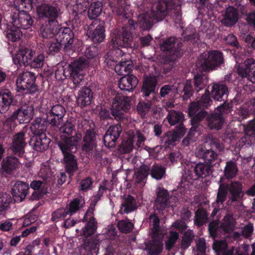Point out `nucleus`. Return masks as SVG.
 Masks as SVG:
<instances>
[{
    "label": "nucleus",
    "mask_w": 255,
    "mask_h": 255,
    "mask_svg": "<svg viewBox=\"0 0 255 255\" xmlns=\"http://www.w3.org/2000/svg\"><path fill=\"white\" fill-rule=\"evenodd\" d=\"M60 130L63 134L61 135L62 141L58 145L63 154L66 171L71 174L77 168L76 160L71 153L76 150L81 140L82 134L76 133L73 124L68 122L60 128Z\"/></svg>",
    "instance_id": "obj_1"
},
{
    "label": "nucleus",
    "mask_w": 255,
    "mask_h": 255,
    "mask_svg": "<svg viewBox=\"0 0 255 255\" xmlns=\"http://www.w3.org/2000/svg\"><path fill=\"white\" fill-rule=\"evenodd\" d=\"M132 37L130 32L125 30L122 36V40L120 38L115 37L113 38L111 44L113 48H117L109 52L106 57L105 62L111 68L115 67L116 72L120 75H125L130 72L133 67L132 62L129 60H122L118 64L115 65L117 58L123 55V51L119 47H128L131 46Z\"/></svg>",
    "instance_id": "obj_2"
},
{
    "label": "nucleus",
    "mask_w": 255,
    "mask_h": 255,
    "mask_svg": "<svg viewBox=\"0 0 255 255\" xmlns=\"http://www.w3.org/2000/svg\"><path fill=\"white\" fill-rule=\"evenodd\" d=\"M211 100L209 97V92L206 91L205 95L203 96L200 101L191 104L189 108V115L192 117L191 121L192 128H190L187 137L182 140L183 143L187 145L189 143V140L193 141L195 138L193 137L196 134L199 135V133L197 130V124L202 120L206 116V113L202 110V108L208 106Z\"/></svg>",
    "instance_id": "obj_3"
},
{
    "label": "nucleus",
    "mask_w": 255,
    "mask_h": 255,
    "mask_svg": "<svg viewBox=\"0 0 255 255\" xmlns=\"http://www.w3.org/2000/svg\"><path fill=\"white\" fill-rule=\"evenodd\" d=\"M88 62L84 58H80L68 65L66 67L58 65L55 71V78L57 80H63L70 76L76 87L79 86L83 80V70L88 67Z\"/></svg>",
    "instance_id": "obj_4"
},
{
    "label": "nucleus",
    "mask_w": 255,
    "mask_h": 255,
    "mask_svg": "<svg viewBox=\"0 0 255 255\" xmlns=\"http://www.w3.org/2000/svg\"><path fill=\"white\" fill-rule=\"evenodd\" d=\"M170 2V0H161L155 3L151 9L152 17L145 13L140 14L138 17V23L139 26L143 30H147L151 27L152 18L157 21L161 20L166 15L167 11L170 8L167 4Z\"/></svg>",
    "instance_id": "obj_5"
},
{
    "label": "nucleus",
    "mask_w": 255,
    "mask_h": 255,
    "mask_svg": "<svg viewBox=\"0 0 255 255\" xmlns=\"http://www.w3.org/2000/svg\"><path fill=\"white\" fill-rule=\"evenodd\" d=\"M228 189L231 195L230 200L232 202L242 199L245 193L243 190V184L240 182H232L228 188L226 185L220 184L216 200L217 204H222L225 200Z\"/></svg>",
    "instance_id": "obj_6"
},
{
    "label": "nucleus",
    "mask_w": 255,
    "mask_h": 255,
    "mask_svg": "<svg viewBox=\"0 0 255 255\" xmlns=\"http://www.w3.org/2000/svg\"><path fill=\"white\" fill-rule=\"evenodd\" d=\"M73 43V34L68 28L59 29L56 34V39L50 44L48 52L54 54L59 51L61 46L64 45L65 47H70Z\"/></svg>",
    "instance_id": "obj_7"
},
{
    "label": "nucleus",
    "mask_w": 255,
    "mask_h": 255,
    "mask_svg": "<svg viewBox=\"0 0 255 255\" xmlns=\"http://www.w3.org/2000/svg\"><path fill=\"white\" fill-rule=\"evenodd\" d=\"M221 53L217 51L204 52L201 55L197 65L204 71L211 70L223 62Z\"/></svg>",
    "instance_id": "obj_8"
},
{
    "label": "nucleus",
    "mask_w": 255,
    "mask_h": 255,
    "mask_svg": "<svg viewBox=\"0 0 255 255\" xmlns=\"http://www.w3.org/2000/svg\"><path fill=\"white\" fill-rule=\"evenodd\" d=\"M130 108L129 99L123 95L118 94L113 100L111 108L112 115L117 120L125 118L126 113Z\"/></svg>",
    "instance_id": "obj_9"
},
{
    "label": "nucleus",
    "mask_w": 255,
    "mask_h": 255,
    "mask_svg": "<svg viewBox=\"0 0 255 255\" xmlns=\"http://www.w3.org/2000/svg\"><path fill=\"white\" fill-rule=\"evenodd\" d=\"M35 80L33 73L26 71L19 74L16 84L19 90H26V93L32 94L37 91V87L34 85Z\"/></svg>",
    "instance_id": "obj_10"
},
{
    "label": "nucleus",
    "mask_w": 255,
    "mask_h": 255,
    "mask_svg": "<svg viewBox=\"0 0 255 255\" xmlns=\"http://www.w3.org/2000/svg\"><path fill=\"white\" fill-rule=\"evenodd\" d=\"M11 24L13 26L23 29L31 28L33 20L30 15L26 11L21 10L18 12H14L11 16Z\"/></svg>",
    "instance_id": "obj_11"
},
{
    "label": "nucleus",
    "mask_w": 255,
    "mask_h": 255,
    "mask_svg": "<svg viewBox=\"0 0 255 255\" xmlns=\"http://www.w3.org/2000/svg\"><path fill=\"white\" fill-rule=\"evenodd\" d=\"M237 71L242 77H247L252 82L255 83V60L253 59H248L239 65Z\"/></svg>",
    "instance_id": "obj_12"
},
{
    "label": "nucleus",
    "mask_w": 255,
    "mask_h": 255,
    "mask_svg": "<svg viewBox=\"0 0 255 255\" xmlns=\"http://www.w3.org/2000/svg\"><path fill=\"white\" fill-rule=\"evenodd\" d=\"M65 114L66 110L62 106L59 104L54 105L47 116L46 121L53 126H58L62 122Z\"/></svg>",
    "instance_id": "obj_13"
},
{
    "label": "nucleus",
    "mask_w": 255,
    "mask_h": 255,
    "mask_svg": "<svg viewBox=\"0 0 255 255\" xmlns=\"http://www.w3.org/2000/svg\"><path fill=\"white\" fill-rule=\"evenodd\" d=\"M213 248L215 252L220 255H246L242 253L239 247L236 249L231 247L228 249L225 241H215Z\"/></svg>",
    "instance_id": "obj_14"
},
{
    "label": "nucleus",
    "mask_w": 255,
    "mask_h": 255,
    "mask_svg": "<svg viewBox=\"0 0 255 255\" xmlns=\"http://www.w3.org/2000/svg\"><path fill=\"white\" fill-rule=\"evenodd\" d=\"M34 54L32 50L27 48H20L17 53L13 56V61L15 64L20 66L29 65Z\"/></svg>",
    "instance_id": "obj_15"
},
{
    "label": "nucleus",
    "mask_w": 255,
    "mask_h": 255,
    "mask_svg": "<svg viewBox=\"0 0 255 255\" xmlns=\"http://www.w3.org/2000/svg\"><path fill=\"white\" fill-rule=\"evenodd\" d=\"M61 28L56 20H49L45 22L40 27V34L45 38H52L54 36L56 37V34Z\"/></svg>",
    "instance_id": "obj_16"
},
{
    "label": "nucleus",
    "mask_w": 255,
    "mask_h": 255,
    "mask_svg": "<svg viewBox=\"0 0 255 255\" xmlns=\"http://www.w3.org/2000/svg\"><path fill=\"white\" fill-rule=\"evenodd\" d=\"M228 107L227 106H220L217 107L216 112L209 118V127L211 128L220 129L223 123L224 120L222 115L228 111Z\"/></svg>",
    "instance_id": "obj_17"
},
{
    "label": "nucleus",
    "mask_w": 255,
    "mask_h": 255,
    "mask_svg": "<svg viewBox=\"0 0 255 255\" xmlns=\"http://www.w3.org/2000/svg\"><path fill=\"white\" fill-rule=\"evenodd\" d=\"M33 115V108L32 106L23 107L13 114L11 120H17L20 124L27 123L31 120Z\"/></svg>",
    "instance_id": "obj_18"
},
{
    "label": "nucleus",
    "mask_w": 255,
    "mask_h": 255,
    "mask_svg": "<svg viewBox=\"0 0 255 255\" xmlns=\"http://www.w3.org/2000/svg\"><path fill=\"white\" fill-rule=\"evenodd\" d=\"M122 128L119 125L111 126L104 137L105 145L109 147L114 146L115 142L119 137Z\"/></svg>",
    "instance_id": "obj_19"
},
{
    "label": "nucleus",
    "mask_w": 255,
    "mask_h": 255,
    "mask_svg": "<svg viewBox=\"0 0 255 255\" xmlns=\"http://www.w3.org/2000/svg\"><path fill=\"white\" fill-rule=\"evenodd\" d=\"M50 142V139L47 138L45 134H40V135L33 136L30 144L35 150L42 152L48 148Z\"/></svg>",
    "instance_id": "obj_20"
},
{
    "label": "nucleus",
    "mask_w": 255,
    "mask_h": 255,
    "mask_svg": "<svg viewBox=\"0 0 255 255\" xmlns=\"http://www.w3.org/2000/svg\"><path fill=\"white\" fill-rule=\"evenodd\" d=\"M29 189L28 184L21 181H17L14 185L12 194L16 201H21L25 199Z\"/></svg>",
    "instance_id": "obj_21"
},
{
    "label": "nucleus",
    "mask_w": 255,
    "mask_h": 255,
    "mask_svg": "<svg viewBox=\"0 0 255 255\" xmlns=\"http://www.w3.org/2000/svg\"><path fill=\"white\" fill-rule=\"evenodd\" d=\"M149 222L151 227H152L151 232L150 235L152 238L157 237L159 235L160 239L163 238L164 235L166 233V230L164 228L159 226V220L155 215H151L149 217Z\"/></svg>",
    "instance_id": "obj_22"
},
{
    "label": "nucleus",
    "mask_w": 255,
    "mask_h": 255,
    "mask_svg": "<svg viewBox=\"0 0 255 255\" xmlns=\"http://www.w3.org/2000/svg\"><path fill=\"white\" fill-rule=\"evenodd\" d=\"M137 84V78L133 75H129L120 78L119 87L122 90L130 91L136 87Z\"/></svg>",
    "instance_id": "obj_23"
},
{
    "label": "nucleus",
    "mask_w": 255,
    "mask_h": 255,
    "mask_svg": "<svg viewBox=\"0 0 255 255\" xmlns=\"http://www.w3.org/2000/svg\"><path fill=\"white\" fill-rule=\"evenodd\" d=\"M211 94L216 101H224L228 96L227 88L223 84H214L212 86Z\"/></svg>",
    "instance_id": "obj_24"
},
{
    "label": "nucleus",
    "mask_w": 255,
    "mask_h": 255,
    "mask_svg": "<svg viewBox=\"0 0 255 255\" xmlns=\"http://www.w3.org/2000/svg\"><path fill=\"white\" fill-rule=\"evenodd\" d=\"M92 98L91 90L87 87L83 88L79 92L77 104L81 107H85L90 104Z\"/></svg>",
    "instance_id": "obj_25"
},
{
    "label": "nucleus",
    "mask_w": 255,
    "mask_h": 255,
    "mask_svg": "<svg viewBox=\"0 0 255 255\" xmlns=\"http://www.w3.org/2000/svg\"><path fill=\"white\" fill-rule=\"evenodd\" d=\"M13 100L10 92L6 89L0 90V112L6 111Z\"/></svg>",
    "instance_id": "obj_26"
},
{
    "label": "nucleus",
    "mask_w": 255,
    "mask_h": 255,
    "mask_svg": "<svg viewBox=\"0 0 255 255\" xmlns=\"http://www.w3.org/2000/svg\"><path fill=\"white\" fill-rule=\"evenodd\" d=\"M152 240L147 246L146 250L149 255H158L162 250V239H160L159 235L152 238Z\"/></svg>",
    "instance_id": "obj_27"
},
{
    "label": "nucleus",
    "mask_w": 255,
    "mask_h": 255,
    "mask_svg": "<svg viewBox=\"0 0 255 255\" xmlns=\"http://www.w3.org/2000/svg\"><path fill=\"white\" fill-rule=\"evenodd\" d=\"M37 12L40 17H51L54 19L57 16V9L46 4H42L39 6L37 8Z\"/></svg>",
    "instance_id": "obj_28"
},
{
    "label": "nucleus",
    "mask_w": 255,
    "mask_h": 255,
    "mask_svg": "<svg viewBox=\"0 0 255 255\" xmlns=\"http://www.w3.org/2000/svg\"><path fill=\"white\" fill-rule=\"evenodd\" d=\"M224 17L223 23L227 26H231L237 22L239 18L238 13L234 7L229 6L227 8Z\"/></svg>",
    "instance_id": "obj_29"
},
{
    "label": "nucleus",
    "mask_w": 255,
    "mask_h": 255,
    "mask_svg": "<svg viewBox=\"0 0 255 255\" xmlns=\"http://www.w3.org/2000/svg\"><path fill=\"white\" fill-rule=\"evenodd\" d=\"M30 187L34 190H38L40 188H41L42 190V193H40L38 191L34 192L31 195V199L32 200L39 199L47 192L46 190L47 188L46 183L40 180H33L30 183Z\"/></svg>",
    "instance_id": "obj_30"
},
{
    "label": "nucleus",
    "mask_w": 255,
    "mask_h": 255,
    "mask_svg": "<svg viewBox=\"0 0 255 255\" xmlns=\"http://www.w3.org/2000/svg\"><path fill=\"white\" fill-rule=\"evenodd\" d=\"M95 134L94 130L91 129L87 130L84 137V144L82 147L83 151L88 152L93 149L95 146Z\"/></svg>",
    "instance_id": "obj_31"
},
{
    "label": "nucleus",
    "mask_w": 255,
    "mask_h": 255,
    "mask_svg": "<svg viewBox=\"0 0 255 255\" xmlns=\"http://www.w3.org/2000/svg\"><path fill=\"white\" fill-rule=\"evenodd\" d=\"M5 33L6 38L12 42L19 40L22 36L19 28L13 26L11 23L7 25Z\"/></svg>",
    "instance_id": "obj_32"
},
{
    "label": "nucleus",
    "mask_w": 255,
    "mask_h": 255,
    "mask_svg": "<svg viewBox=\"0 0 255 255\" xmlns=\"http://www.w3.org/2000/svg\"><path fill=\"white\" fill-rule=\"evenodd\" d=\"M185 133V129L183 127H179L174 132L169 131L166 134L165 143L167 144H172L174 142L182 138Z\"/></svg>",
    "instance_id": "obj_33"
},
{
    "label": "nucleus",
    "mask_w": 255,
    "mask_h": 255,
    "mask_svg": "<svg viewBox=\"0 0 255 255\" xmlns=\"http://www.w3.org/2000/svg\"><path fill=\"white\" fill-rule=\"evenodd\" d=\"M20 164L18 159L14 157H8L4 159L2 162V169L6 173H10L19 167Z\"/></svg>",
    "instance_id": "obj_34"
},
{
    "label": "nucleus",
    "mask_w": 255,
    "mask_h": 255,
    "mask_svg": "<svg viewBox=\"0 0 255 255\" xmlns=\"http://www.w3.org/2000/svg\"><path fill=\"white\" fill-rule=\"evenodd\" d=\"M105 37V28L102 24H97L96 28L91 34V38L95 43L102 42Z\"/></svg>",
    "instance_id": "obj_35"
},
{
    "label": "nucleus",
    "mask_w": 255,
    "mask_h": 255,
    "mask_svg": "<svg viewBox=\"0 0 255 255\" xmlns=\"http://www.w3.org/2000/svg\"><path fill=\"white\" fill-rule=\"evenodd\" d=\"M25 142L24 138V134L23 133H19L17 134L14 137L12 144V150L15 152H22Z\"/></svg>",
    "instance_id": "obj_36"
},
{
    "label": "nucleus",
    "mask_w": 255,
    "mask_h": 255,
    "mask_svg": "<svg viewBox=\"0 0 255 255\" xmlns=\"http://www.w3.org/2000/svg\"><path fill=\"white\" fill-rule=\"evenodd\" d=\"M156 82V78L154 77H147L145 79L142 90L144 96H148L151 92L153 91L155 86Z\"/></svg>",
    "instance_id": "obj_37"
},
{
    "label": "nucleus",
    "mask_w": 255,
    "mask_h": 255,
    "mask_svg": "<svg viewBox=\"0 0 255 255\" xmlns=\"http://www.w3.org/2000/svg\"><path fill=\"white\" fill-rule=\"evenodd\" d=\"M194 172L197 177L204 178L211 172V166L208 164L198 163L194 168Z\"/></svg>",
    "instance_id": "obj_38"
},
{
    "label": "nucleus",
    "mask_w": 255,
    "mask_h": 255,
    "mask_svg": "<svg viewBox=\"0 0 255 255\" xmlns=\"http://www.w3.org/2000/svg\"><path fill=\"white\" fill-rule=\"evenodd\" d=\"M168 192L166 190L159 188L157 192V196L155 201L156 205L160 209L164 208L166 205Z\"/></svg>",
    "instance_id": "obj_39"
},
{
    "label": "nucleus",
    "mask_w": 255,
    "mask_h": 255,
    "mask_svg": "<svg viewBox=\"0 0 255 255\" xmlns=\"http://www.w3.org/2000/svg\"><path fill=\"white\" fill-rule=\"evenodd\" d=\"M238 169L236 163L230 161L227 162L224 169V175L227 178L231 179L235 177Z\"/></svg>",
    "instance_id": "obj_40"
},
{
    "label": "nucleus",
    "mask_w": 255,
    "mask_h": 255,
    "mask_svg": "<svg viewBox=\"0 0 255 255\" xmlns=\"http://www.w3.org/2000/svg\"><path fill=\"white\" fill-rule=\"evenodd\" d=\"M235 227V220L230 215H226L221 224V228L226 232L233 231Z\"/></svg>",
    "instance_id": "obj_41"
},
{
    "label": "nucleus",
    "mask_w": 255,
    "mask_h": 255,
    "mask_svg": "<svg viewBox=\"0 0 255 255\" xmlns=\"http://www.w3.org/2000/svg\"><path fill=\"white\" fill-rule=\"evenodd\" d=\"M84 204V200L82 197L75 199L69 204L68 206L67 207L66 209L69 214L71 215L78 211L80 208L82 207Z\"/></svg>",
    "instance_id": "obj_42"
},
{
    "label": "nucleus",
    "mask_w": 255,
    "mask_h": 255,
    "mask_svg": "<svg viewBox=\"0 0 255 255\" xmlns=\"http://www.w3.org/2000/svg\"><path fill=\"white\" fill-rule=\"evenodd\" d=\"M38 176L46 182L51 181L52 179V174L48 163L42 164Z\"/></svg>",
    "instance_id": "obj_43"
},
{
    "label": "nucleus",
    "mask_w": 255,
    "mask_h": 255,
    "mask_svg": "<svg viewBox=\"0 0 255 255\" xmlns=\"http://www.w3.org/2000/svg\"><path fill=\"white\" fill-rule=\"evenodd\" d=\"M178 92L177 88L173 85H166L162 87L160 91V95L162 97L166 96L174 97Z\"/></svg>",
    "instance_id": "obj_44"
},
{
    "label": "nucleus",
    "mask_w": 255,
    "mask_h": 255,
    "mask_svg": "<svg viewBox=\"0 0 255 255\" xmlns=\"http://www.w3.org/2000/svg\"><path fill=\"white\" fill-rule=\"evenodd\" d=\"M96 230V225L94 219H91L85 225L80 234L86 237H88L94 234Z\"/></svg>",
    "instance_id": "obj_45"
},
{
    "label": "nucleus",
    "mask_w": 255,
    "mask_h": 255,
    "mask_svg": "<svg viewBox=\"0 0 255 255\" xmlns=\"http://www.w3.org/2000/svg\"><path fill=\"white\" fill-rule=\"evenodd\" d=\"M194 84L197 91L202 90L207 82V76L203 74H197L194 76Z\"/></svg>",
    "instance_id": "obj_46"
},
{
    "label": "nucleus",
    "mask_w": 255,
    "mask_h": 255,
    "mask_svg": "<svg viewBox=\"0 0 255 255\" xmlns=\"http://www.w3.org/2000/svg\"><path fill=\"white\" fill-rule=\"evenodd\" d=\"M101 12V3L100 2H93L91 3L88 10L89 17L91 19H94L98 16Z\"/></svg>",
    "instance_id": "obj_47"
},
{
    "label": "nucleus",
    "mask_w": 255,
    "mask_h": 255,
    "mask_svg": "<svg viewBox=\"0 0 255 255\" xmlns=\"http://www.w3.org/2000/svg\"><path fill=\"white\" fill-rule=\"evenodd\" d=\"M183 118L184 115L182 113L175 111H170L167 117L169 123L172 126L181 122Z\"/></svg>",
    "instance_id": "obj_48"
},
{
    "label": "nucleus",
    "mask_w": 255,
    "mask_h": 255,
    "mask_svg": "<svg viewBox=\"0 0 255 255\" xmlns=\"http://www.w3.org/2000/svg\"><path fill=\"white\" fill-rule=\"evenodd\" d=\"M135 207V200L131 196H128L125 201L123 203L121 211L122 212L128 213L132 211Z\"/></svg>",
    "instance_id": "obj_49"
},
{
    "label": "nucleus",
    "mask_w": 255,
    "mask_h": 255,
    "mask_svg": "<svg viewBox=\"0 0 255 255\" xmlns=\"http://www.w3.org/2000/svg\"><path fill=\"white\" fill-rule=\"evenodd\" d=\"M149 167L147 166L144 165L140 167L134 174V178L138 182L143 180L148 175Z\"/></svg>",
    "instance_id": "obj_50"
},
{
    "label": "nucleus",
    "mask_w": 255,
    "mask_h": 255,
    "mask_svg": "<svg viewBox=\"0 0 255 255\" xmlns=\"http://www.w3.org/2000/svg\"><path fill=\"white\" fill-rule=\"evenodd\" d=\"M165 173V169L159 166H153L151 169L150 174L152 178L157 180L162 178Z\"/></svg>",
    "instance_id": "obj_51"
},
{
    "label": "nucleus",
    "mask_w": 255,
    "mask_h": 255,
    "mask_svg": "<svg viewBox=\"0 0 255 255\" xmlns=\"http://www.w3.org/2000/svg\"><path fill=\"white\" fill-rule=\"evenodd\" d=\"M31 131L35 134V135H39L40 134H44L43 131L46 129L45 126L41 124L38 120H36L30 126Z\"/></svg>",
    "instance_id": "obj_52"
},
{
    "label": "nucleus",
    "mask_w": 255,
    "mask_h": 255,
    "mask_svg": "<svg viewBox=\"0 0 255 255\" xmlns=\"http://www.w3.org/2000/svg\"><path fill=\"white\" fill-rule=\"evenodd\" d=\"M207 220V215L205 211L198 210L196 212L195 224L200 226L206 223Z\"/></svg>",
    "instance_id": "obj_53"
},
{
    "label": "nucleus",
    "mask_w": 255,
    "mask_h": 255,
    "mask_svg": "<svg viewBox=\"0 0 255 255\" xmlns=\"http://www.w3.org/2000/svg\"><path fill=\"white\" fill-rule=\"evenodd\" d=\"M10 196L6 193H0V211L5 210L10 202Z\"/></svg>",
    "instance_id": "obj_54"
},
{
    "label": "nucleus",
    "mask_w": 255,
    "mask_h": 255,
    "mask_svg": "<svg viewBox=\"0 0 255 255\" xmlns=\"http://www.w3.org/2000/svg\"><path fill=\"white\" fill-rule=\"evenodd\" d=\"M89 7L87 0H77V3L74 6V10L76 13H82Z\"/></svg>",
    "instance_id": "obj_55"
},
{
    "label": "nucleus",
    "mask_w": 255,
    "mask_h": 255,
    "mask_svg": "<svg viewBox=\"0 0 255 255\" xmlns=\"http://www.w3.org/2000/svg\"><path fill=\"white\" fill-rule=\"evenodd\" d=\"M119 229L124 233L130 232L133 228L132 224L127 220H122L118 223Z\"/></svg>",
    "instance_id": "obj_56"
},
{
    "label": "nucleus",
    "mask_w": 255,
    "mask_h": 255,
    "mask_svg": "<svg viewBox=\"0 0 255 255\" xmlns=\"http://www.w3.org/2000/svg\"><path fill=\"white\" fill-rule=\"evenodd\" d=\"M178 239V234L176 232H171L167 241L165 242L166 249L170 250Z\"/></svg>",
    "instance_id": "obj_57"
},
{
    "label": "nucleus",
    "mask_w": 255,
    "mask_h": 255,
    "mask_svg": "<svg viewBox=\"0 0 255 255\" xmlns=\"http://www.w3.org/2000/svg\"><path fill=\"white\" fill-rule=\"evenodd\" d=\"M68 214H69L66 209L60 208L56 210L52 214V219L54 221H57L60 219L65 218Z\"/></svg>",
    "instance_id": "obj_58"
},
{
    "label": "nucleus",
    "mask_w": 255,
    "mask_h": 255,
    "mask_svg": "<svg viewBox=\"0 0 255 255\" xmlns=\"http://www.w3.org/2000/svg\"><path fill=\"white\" fill-rule=\"evenodd\" d=\"M176 39L174 37H170L164 41L160 44V48L163 51L170 50L175 45Z\"/></svg>",
    "instance_id": "obj_59"
},
{
    "label": "nucleus",
    "mask_w": 255,
    "mask_h": 255,
    "mask_svg": "<svg viewBox=\"0 0 255 255\" xmlns=\"http://www.w3.org/2000/svg\"><path fill=\"white\" fill-rule=\"evenodd\" d=\"M44 61V56L43 54L38 55L32 61L31 60L30 66L33 68L41 67L43 64Z\"/></svg>",
    "instance_id": "obj_60"
},
{
    "label": "nucleus",
    "mask_w": 255,
    "mask_h": 255,
    "mask_svg": "<svg viewBox=\"0 0 255 255\" xmlns=\"http://www.w3.org/2000/svg\"><path fill=\"white\" fill-rule=\"evenodd\" d=\"M151 108L150 103L139 102L137 106L138 113L142 116L148 112Z\"/></svg>",
    "instance_id": "obj_61"
},
{
    "label": "nucleus",
    "mask_w": 255,
    "mask_h": 255,
    "mask_svg": "<svg viewBox=\"0 0 255 255\" xmlns=\"http://www.w3.org/2000/svg\"><path fill=\"white\" fill-rule=\"evenodd\" d=\"M197 255H205L206 243L203 239H200L197 243Z\"/></svg>",
    "instance_id": "obj_62"
},
{
    "label": "nucleus",
    "mask_w": 255,
    "mask_h": 255,
    "mask_svg": "<svg viewBox=\"0 0 255 255\" xmlns=\"http://www.w3.org/2000/svg\"><path fill=\"white\" fill-rule=\"evenodd\" d=\"M183 92L184 94L183 96V99L184 100L188 99L192 95V86L190 81H187L185 83Z\"/></svg>",
    "instance_id": "obj_63"
},
{
    "label": "nucleus",
    "mask_w": 255,
    "mask_h": 255,
    "mask_svg": "<svg viewBox=\"0 0 255 255\" xmlns=\"http://www.w3.org/2000/svg\"><path fill=\"white\" fill-rule=\"evenodd\" d=\"M253 231V224L249 223L242 228V234L245 237L247 238L252 235Z\"/></svg>",
    "instance_id": "obj_64"
}]
</instances>
